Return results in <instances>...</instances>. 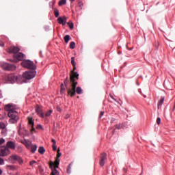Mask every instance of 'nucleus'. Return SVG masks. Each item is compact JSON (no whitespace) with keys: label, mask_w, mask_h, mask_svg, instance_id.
Masks as SVG:
<instances>
[{"label":"nucleus","mask_w":175,"mask_h":175,"mask_svg":"<svg viewBox=\"0 0 175 175\" xmlns=\"http://www.w3.org/2000/svg\"><path fill=\"white\" fill-rule=\"evenodd\" d=\"M72 66L73 69L70 75V83H72V88L68 90V95L71 97H73L75 95H76V87H77V82L76 80H79V73L76 72V65Z\"/></svg>","instance_id":"nucleus-1"},{"label":"nucleus","mask_w":175,"mask_h":175,"mask_svg":"<svg viewBox=\"0 0 175 175\" xmlns=\"http://www.w3.org/2000/svg\"><path fill=\"white\" fill-rule=\"evenodd\" d=\"M49 166L51 169V175H59V172H58V167H59V159H55V161H50Z\"/></svg>","instance_id":"nucleus-2"},{"label":"nucleus","mask_w":175,"mask_h":175,"mask_svg":"<svg viewBox=\"0 0 175 175\" xmlns=\"http://www.w3.org/2000/svg\"><path fill=\"white\" fill-rule=\"evenodd\" d=\"M8 116L9 117L10 124H16L17 121L20 119L18 117V113L17 111L8 112Z\"/></svg>","instance_id":"nucleus-3"},{"label":"nucleus","mask_w":175,"mask_h":175,"mask_svg":"<svg viewBox=\"0 0 175 175\" xmlns=\"http://www.w3.org/2000/svg\"><path fill=\"white\" fill-rule=\"evenodd\" d=\"M10 154V150H9L6 146L0 147V157H6ZM5 162L3 159L0 158V165H3Z\"/></svg>","instance_id":"nucleus-4"},{"label":"nucleus","mask_w":175,"mask_h":175,"mask_svg":"<svg viewBox=\"0 0 175 175\" xmlns=\"http://www.w3.org/2000/svg\"><path fill=\"white\" fill-rule=\"evenodd\" d=\"M22 66L23 68H27V69H32V70H35L36 69V65L33 64V62L31 60H24L21 63Z\"/></svg>","instance_id":"nucleus-5"},{"label":"nucleus","mask_w":175,"mask_h":175,"mask_svg":"<svg viewBox=\"0 0 175 175\" xmlns=\"http://www.w3.org/2000/svg\"><path fill=\"white\" fill-rule=\"evenodd\" d=\"M36 76V71L35 70L26 71L23 75V79H26V80H31V79H33Z\"/></svg>","instance_id":"nucleus-6"},{"label":"nucleus","mask_w":175,"mask_h":175,"mask_svg":"<svg viewBox=\"0 0 175 175\" xmlns=\"http://www.w3.org/2000/svg\"><path fill=\"white\" fill-rule=\"evenodd\" d=\"M5 111H8V113L13 112V111H16L17 110V106L14 104H8L5 106L4 107Z\"/></svg>","instance_id":"nucleus-7"},{"label":"nucleus","mask_w":175,"mask_h":175,"mask_svg":"<svg viewBox=\"0 0 175 175\" xmlns=\"http://www.w3.org/2000/svg\"><path fill=\"white\" fill-rule=\"evenodd\" d=\"M2 67L4 70H14L16 69V66L9 63H3Z\"/></svg>","instance_id":"nucleus-8"},{"label":"nucleus","mask_w":175,"mask_h":175,"mask_svg":"<svg viewBox=\"0 0 175 175\" xmlns=\"http://www.w3.org/2000/svg\"><path fill=\"white\" fill-rule=\"evenodd\" d=\"M2 67L4 70H14L16 69V66L9 63H3Z\"/></svg>","instance_id":"nucleus-9"},{"label":"nucleus","mask_w":175,"mask_h":175,"mask_svg":"<svg viewBox=\"0 0 175 175\" xmlns=\"http://www.w3.org/2000/svg\"><path fill=\"white\" fill-rule=\"evenodd\" d=\"M27 120H28V124H29V128H31L30 129V132L31 133H32L33 132H35V122H33V118H32V117H28L27 118Z\"/></svg>","instance_id":"nucleus-10"},{"label":"nucleus","mask_w":175,"mask_h":175,"mask_svg":"<svg viewBox=\"0 0 175 175\" xmlns=\"http://www.w3.org/2000/svg\"><path fill=\"white\" fill-rule=\"evenodd\" d=\"M20 77H16L13 74H10L8 75V80L12 83H14V81H17V83H18V80H20Z\"/></svg>","instance_id":"nucleus-11"},{"label":"nucleus","mask_w":175,"mask_h":175,"mask_svg":"<svg viewBox=\"0 0 175 175\" xmlns=\"http://www.w3.org/2000/svg\"><path fill=\"white\" fill-rule=\"evenodd\" d=\"M107 159V154L106 153H102L100 158V166H105V162H106V160Z\"/></svg>","instance_id":"nucleus-12"},{"label":"nucleus","mask_w":175,"mask_h":175,"mask_svg":"<svg viewBox=\"0 0 175 175\" xmlns=\"http://www.w3.org/2000/svg\"><path fill=\"white\" fill-rule=\"evenodd\" d=\"M5 147L8 148V150H16V142L13 141H8Z\"/></svg>","instance_id":"nucleus-13"},{"label":"nucleus","mask_w":175,"mask_h":175,"mask_svg":"<svg viewBox=\"0 0 175 175\" xmlns=\"http://www.w3.org/2000/svg\"><path fill=\"white\" fill-rule=\"evenodd\" d=\"M13 57L15 59H17L18 61H23V59H24L25 57V55H24L23 53H17L16 54H14Z\"/></svg>","instance_id":"nucleus-14"},{"label":"nucleus","mask_w":175,"mask_h":175,"mask_svg":"<svg viewBox=\"0 0 175 175\" xmlns=\"http://www.w3.org/2000/svg\"><path fill=\"white\" fill-rule=\"evenodd\" d=\"M18 51H20V48L17 46H12L8 49V52L12 54H17Z\"/></svg>","instance_id":"nucleus-15"},{"label":"nucleus","mask_w":175,"mask_h":175,"mask_svg":"<svg viewBox=\"0 0 175 175\" xmlns=\"http://www.w3.org/2000/svg\"><path fill=\"white\" fill-rule=\"evenodd\" d=\"M69 81H70V83L71 84L70 85V88L68 87V84H69ZM64 83V85H65V87H66V88L67 90L68 95H69V90H72V83L70 82V79H69V78L67 77L65 79Z\"/></svg>","instance_id":"nucleus-16"},{"label":"nucleus","mask_w":175,"mask_h":175,"mask_svg":"<svg viewBox=\"0 0 175 175\" xmlns=\"http://www.w3.org/2000/svg\"><path fill=\"white\" fill-rule=\"evenodd\" d=\"M10 159H11L12 162H13V161H17L20 164L23 163V160L21 159L20 156L18 155L10 156Z\"/></svg>","instance_id":"nucleus-17"},{"label":"nucleus","mask_w":175,"mask_h":175,"mask_svg":"<svg viewBox=\"0 0 175 175\" xmlns=\"http://www.w3.org/2000/svg\"><path fill=\"white\" fill-rule=\"evenodd\" d=\"M36 111L37 114L41 117L42 118H44V114L43 113V111H42V108L39 105L36 106Z\"/></svg>","instance_id":"nucleus-18"},{"label":"nucleus","mask_w":175,"mask_h":175,"mask_svg":"<svg viewBox=\"0 0 175 175\" xmlns=\"http://www.w3.org/2000/svg\"><path fill=\"white\" fill-rule=\"evenodd\" d=\"M57 22L59 24H62L63 25H66V16H64L63 18L62 17H59L57 18Z\"/></svg>","instance_id":"nucleus-19"},{"label":"nucleus","mask_w":175,"mask_h":175,"mask_svg":"<svg viewBox=\"0 0 175 175\" xmlns=\"http://www.w3.org/2000/svg\"><path fill=\"white\" fill-rule=\"evenodd\" d=\"M164 100H165V98L161 97L160 100L158 102V104H157L158 109H159V107H161V106H162V105H163Z\"/></svg>","instance_id":"nucleus-20"},{"label":"nucleus","mask_w":175,"mask_h":175,"mask_svg":"<svg viewBox=\"0 0 175 175\" xmlns=\"http://www.w3.org/2000/svg\"><path fill=\"white\" fill-rule=\"evenodd\" d=\"M78 94L79 95H81V94H83V89H81L80 87L75 88V94Z\"/></svg>","instance_id":"nucleus-21"},{"label":"nucleus","mask_w":175,"mask_h":175,"mask_svg":"<svg viewBox=\"0 0 175 175\" xmlns=\"http://www.w3.org/2000/svg\"><path fill=\"white\" fill-rule=\"evenodd\" d=\"M125 127L124 124H118L115 126L116 129H122Z\"/></svg>","instance_id":"nucleus-22"},{"label":"nucleus","mask_w":175,"mask_h":175,"mask_svg":"<svg viewBox=\"0 0 175 175\" xmlns=\"http://www.w3.org/2000/svg\"><path fill=\"white\" fill-rule=\"evenodd\" d=\"M38 152H40L42 154H44V152H46V150L44 149V147L40 146L38 149Z\"/></svg>","instance_id":"nucleus-23"},{"label":"nucleus","mask_w":175,"mask_h":175,"mask_svg":"<svg viewBox=\"0 0 175 175\" xmlns=\"http://www.w3.org/2000/svg\"><path fill=\"white\" fill-rule=\"evenodd\" d=\"M36 150H38V146H36V145L31 146V152L33 154L36 151Z\"/></svg>","instance_id":"nucleus-24"},{"label":"nucleus","mask_w":175,"mask_h":175,"mask_svg":"<svg viewBox=\"0 0 175 175\" xmlns=\"http://www.w3.org/2000/svg\"><path fill=\"white\" fill-rule=\"evenodd\" d=\"M69 40H70V36L69 35H66L64 36V41H65V43H68L69 42Z\"/></svg>","instance_id":"nucleus-25"},{"label":"nucleus","mask_w":175,"mask_h":175,"mask_svg":"<svg viewBox=\"0 0 175 175\" xmlns=\"http://www.w3.org/2000/svg\"><path fill=\"white\" fill-rule=\"evenodd\" d=\"M59 6L66 5V0H60L58 3Z\"/></svg>","instance_id":"nucleus-26"},{"label":"nucleus","mask_w":175,"mask_h":175,"mask_svg":"<svg viewBox=\"0 0 175 175\" xmlns=\"http://www.w3.org/2000/svg\"><path fill=\"white\" fill-rule=\"evenodd\" d=\"M75 47H76V43L75 42H71L70 43V49H71V50H73Z\"/></svg>","instance_id":"nucleus-27"},{"label":"nucleus","mask_w":175,"mask_h":175,"mask_svg":"<svg viewBox=\"0 0 175 175\" xmlns=\"http://www.w3.org/2000/svg\"><path fill=\"white\" fill-rule=\"evenodd\" d=\"M61 94H64L65 92V86L64 85V83L61 84Z\"/></svg>","instance_id":"nucleus-28"},{"label":"nucleus","mask_w":175,"mask_h":175,"mask_svg":"<svg viewBox=\"0 0 175 175\" xmlns=\"http://www.w3.org/2000/svg\"><path fill=\"white\" fill-rule=\"evenodd\" d=\"M67 24H68V25L70 29H73V28H74L73 23H72V22L70 21V22H68Z\"/></svg>","instance_id":"nucleus-29"},{"label":"nucleus","mask_w":175,"mask_h":175,"mask_svg":"<svg viewBox=\"0 0 175 175\" xmlns=\"http://www.w3.org/2000/svg\"><path fill=\"white\" fill-rule=\"evenodd\" d=\"M54 14L55 17H59V12L58 11L57 9H55L54 10Z\"/></svg>","instance_id":"nucleus-30"},{"label":"nucleus","mask_w":175,"mask_h":175,"mask_svg":"<svg viewBox=\"0 0 175 175\" xmlns=\"http://www.w3.org/2000/svg\"><path fill=\"white\" fill-rule=\"evenodd\" d=\"M51 113H53L52 110H49L48 111H46L45 114L46 117H50V116H51Z\"/></svg>","instance_id":"nucleus-31"},{"label":"nucleus","mask_w":175,"mask_h":175,"mask_svg":"<svg viewBox=\"0 0 175 175\" xmlns=\"http://www.w3.org/2000/svg\"><path fill=\"white\" fill-rule=\"evenodd\" d=\"M71 64H72V66H76V62H75V57H71Z\"/></svg>","instance_id":"nucleus-32"},{"label":"nucleus","mask_w":175,"mask_h":175,"mask_svg":"<svg viewBox=\"0 0 175 175\" xmlns=\"http://www.w3.org/2000/svg\"><path fill=\"white\" fill-rule=\"evenodd\" d=\"M61 155H62V154H61V152H59V148H58L56 159H59V158L61 157Z\"/></svg>","instance_id":"nucleus-33"},{"label":"nucleus","mask_w":175,"mask_h":175,"mask_svg":"<svg viewBox=\"0 0 175 175\" xmlns=\"http://www.w3.org/2000/svg\"><path fill=\"white\" fill-rule=\"evenodd\" d=\"M72 163H70L68 166V169H67V173H70V169H72Z\"/></svg>","instance_id":"nucleus-34"},{"label":"nucleus","mask_w":175,"mask_h":175,"mask_svg":"<svg viewBox=\"0 0 175 175\" xmlns=\"http://www.w3.org/2000/svg\"><path fill=\"white\" fill-rule=\"evenodd\" d=\"M157 124L158 125L161 124V118H157Z\"/></svg>","instance_id":"nucleus-35"},{"label":"nucleus","mask_w":175,"mask_h":175,"mask_svg":"<svg viewBox=\"0 0 175 175\" xmlns=\"http://www.w3.org/2000/svg\"><path fill=\"white\" fill-rule=\"evenodd\" d=\"M0 129H5V124L0 123Z\"/></svg>","instance_id":"nucleus-36"},{"label":"nucleus","mask_w":175,"mask_h":175,"mask_svg":"<svg viewBox=\"0 0 175 175\" xmlns=\"http://www.w3.org/2000/svg\"><path fill=\"white\" fill-rule=\"evenodd\" d=\"M5 143V139L1 138L0 139V146Z\"/></svg>","instance_id":"nucleus-37"},{"label":"nucleus","mask_w":175,"mask_h":175,"mask_svg":"<svg viewBox=\"0 0 175 175\" xmlns=\"http://www.w3.org/2000/svg\"><path fill=\"white\" fill-rule=\"evenodd\" d=\"M52 148H53V151H57V146H56V144H53L52 145Z\"/></svg>","instance_id":"nucleus-38"},{"label":"nucleus","mask_w":175,"mask_h":175,"mask_svg":"<svg viewBox=\"0 0 175 175\" xmlns=\"http://www.w3.org/2000/svg\"><path fill=\"white\" fill-rule=\"evenodd\" d=\"M36 129H43V127L42 126L41 124H38V125L36 126Z\"/></svg>","instance_id":"nucleus-39"},{"label":"nucleus","mask_w":175,"mask_h":175,"mask_svg":"<svg viewBox=\"0 0 175 175\" xmlns=\"http://www.w3.org/2000/svg\"><path fill=\"white\" fill-rule=\"evenodd\" d=\"M0 46H1V47H3L5 46V44L3 43V41L0 40Z\"/></svg>","instance_id":"nucleus-40"},{"label":"nucleus","mask_w":175,"mask_h":175,"mask_svg":"<svg viewBox=\"0 0 175 175\" xmlns=\"http://www.w3.org/2000/svg\"><path fill=\"white\" fill-rule=\"evenodd\" d=\"M33 163H36V161H30V163H29L30 166H32V165H33Z\"/></svg>","instance_id":"nucleus-41"},{"label":"nucleus","mask_w":175,"mask_h":175,"mask_svg":"<svg viewBox=\"0 0 175 175\" xmlns=\"http://www.w3.org/2000/svg\"><path fill=\"white\" fill-rule=\"evenodd\" d=\"M103 114H105V112H104V111H101V112L100 113V118H102Z\"/></svg>","instance_id":"nucleus-42"},{"label":"nucleus","mask_w":175,"mask_h":175,"mask_svg":"<svg viewBox=\"0 0 175 175\" xmlns=\"http://www.w3.org/2000/svg\"><path fill=\"white\" fill-rule=\"evenodd\" d=\"M78 5L79 6V8H81V6H83V2H79Z\"/></svg>","instance_id":"nucleus-43"},{"label":"nucleus","mask_w":175,"mask_h":175,"mask_svg":"<svg viewBox=\"0 0 175 175\" xmlns=\"http://www.w3.org/2000/svg\"><path fill=\"white\" fill-rule=\"evenodd\" d=\"M51 142H52L53 144H57V142H55V139H52Z\"/></svg>","instance_id":"nucleus-44"},{"label":"nucleus","mask_w":175,"mask_h":175,"mask_svg":"<svg viewBox=\"0 0 175 175\" xmlns=\"http://www.w3.org/2000/svg\"><path fill=\"white\" fill-rule=\"evenodd\" d=\"M114 121H116V118H112L111 120V123L113 124V122H114Z\"/></svg>","instance_id":"nucleus-45"},{"label":"nucleus","mask_w":175,"mask_h":175,"mask_svg":"<svg viewBox=\"0 0 175 175\" xmlns=\"http://www.w3.org/2000/svg\"><path fill=\"white\" fill-rule=\"evenodd\" d=\"M57 110L58 111H61V108H60L59 107H57Z\"/></svg>","instance_id":"nucleus-46"},{"label":"nucleus","mask_w":175,"mask_h":175,"mask_svg":"<svg viewBox=\"0 0 175 175\" xmlns=\"http://www.w3.org/2000/svg\"><path fill=\"white\" fill-rule=\"evenodd\" d=\"M111 98L112 99H113V100H116V98H114V97H113V96H111Z\"/></svg>","instance_id":"nucleus-47"},{"label":"nucleus","mask_w":175,"mask_h":175,"mask_svg":"<svg viewBox=\"0 0 175 175\" xmlns=\"http://www.w3.org/2000/svg\"><path fill=\"white\" fill-rule=\"evenodd\" d=\"M1 98H2V93H1V91H0V99Z\"/></svg>","instance_id":"nucleus-48"},{"label":"nucleus","mask_w":175,"mask_h":175,"mask_svg":"<svg viewBox=\"0 0 175 175\" xmlns=\"http://www.w3.org/2000/svg\"><path fill=\"white\" fill-rule=\"evenodd\" d=\"M2 174V170L0 169V175Z\"/></svg>","instance_id":"nucleus-49"},{"label":"nucleus","mask_w":175,"mask_h":175,"mask_svg":"<svg viewBox=\"0 0 175 175\" xmlns=\"http://www.w3.org/2000/svg\"><path fill=\"white\" fill-rule=\"evenodd\" d=\"M114 132H116V129L113 130V133H114Z\"/></svg>","instance_id":"nucleus-50"},{"label":"nucleus","mask_w":175,"mask_h":175,"mask_svg":"<svg viewBox=\"0 0 175 175\" xmlns=\"http://www.w3.org/2000/svg\"><path fill=\"white\" fill-rule=\"evenodd\" d=\"M71 2H73L75 0H70Z\"/></svg>","instance_id":"nucleus-51"},{"label":"nucleus","mask_w":175,"mask_h":175,"mask_svg":"<svg viewBox=\"0 0 175 175\" xmlns=\"http://www.w3.org/2000/svg\"><path fill=\"white\" fill-rule=\"evenodd\" d=\"M172 51H175V48L172 50Z\"/></svg>","instance_id":"nucleus-52"},{"label":"nucleus","mask_w":175,"mask_h":175,"mask_svg":"<svg viewBox=\"0 0 175 175\" xmlns=\"http://www.w3.org/2000/svg\"><path fill=\"white\" fill-rule=\"evenodd\" d=\"M174 109H175V105H174Z\"/></svg>","instance_id":"nucleus-53"}]
</instances>
